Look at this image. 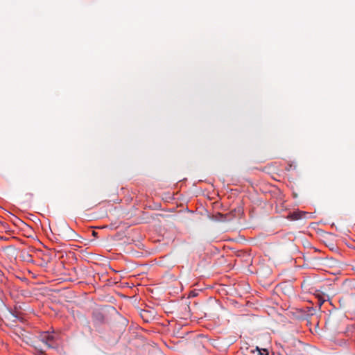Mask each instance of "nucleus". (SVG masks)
Listing matches in <instances>:
<instances>
[{"label":"nucleus","mask_w":355,"mask_h":355,"mask_svg":"<svg viewBox=\"0 0 355 355\" xmlns=\"http://www.w3.org/2000/svg\"><path fill=\"white\" fill-rule=\"evenodd\" d=\"M54 231L62 239L66 241H78L80 238V236L72 230L64 220H58L55 223Z\"/></svg>","instance_id":"f257e3e1"},{"label":"nucleus","mask_w":355,"mask_h":355,"mask_svg":"<svg viewBox=\"0 0 355 355\" xmlns=\"http://www.w3.org/2000/svg\"><path fill=\"white\" fill-rule=\"evenodd\" d=\"M37 338L39 339L46 349L54 347L55 337L47 331L41 333Z\"/></svg>","instance_id":"f03ea898"},{"label":"nucleus","mask_w":355,"mask_h":355,"mask_svg":"<svg viewBox=\"0 0 355 355\" xmlns=\"http://www.w3.org/2000/svg\"><path fill=\"white\" fill-rule=\"evenodd\" d=\"M315 281L310 277H306L301 284L302 289L304 293H313L318 291L314 287Z\"/></svg>","instance_id":"7ed1b4c3"},{"label":"nucleus","mask_w":355,"mask_h":355,"mask_svg":"<svg viewBox=\"0 0 355 355\" xmlns=\"http://www.w3.org/2000/svg\"><path fill=\"white\" fill-rule=\"evenodd\" d=\"M278 355H301V352L294 346L286 345Z\"/></svg>","instance_id":"20e7f679"},{"label":"nucleus","mask_w":355,"mask_h":355,"mask_svg":"<svg viewBox=\"0 0 355 355\" xmlns=\"http://www.w3.org/2000/svg\"><path fill=\"white\" fill-rule=\"evenodd\" d=\"M31 346H33L35 350L42 354H44L46 350L42 343L37 338L31 341Z\"/></svg>","instance_id":"39448f33"},{"label":"nucleus","mask_w":355,"mask_h":355,"mask_svg":"<svg viewBox=\"0 0 355 355\" xmlns=\"http://www.w3.org/2000/svg\"><path fill=\"white\" fill-rule=\"evenodd\" d=\"M306 214V212L300 211H295L293 213H291L289 215V218L291 220H298L302 218L304 215Z\"/></svg>","instance_id":"423d86ee"},{"label":"nucleus","mask_w":355,"mask_h":355,"mask_svg":"<svg viewBox=\"0 0 355 355\" xmlns=\"http://www.w3.org/2000/svg\"><path fill=\"white\" fill-rule=\"evenodd\" d=\"M253 355H268V352L266 349H260L258 347H256L254 349L251 350Z\"/></svg>","instance_id":"0eeeda50"},{"label":"nucleus","mask_w":355,"mask_h":355,"mask_svg":"<svg viewBox=\"0 0 355 355\" xmlns=\"http://www.w3.org/2000/svg\"><path fill=\"white\" fill-rule=\"evenodd\" d=\"M336 322L337 320L334 317H329L325 322V325L327 328L331 329L334 327V324H336Z\"/></svg>","instance_id":"6e6552de"},{"label":"nucleus","mask_w":355,"mask_h":355,"mask_svg":"<svg viewBox=\"0 0 355 355\" xmlns=\"http://www.w3.org/2000/svg\"><path fill=\"white\" fill-rule=\"evenodd\" d=\"M97 234H98V233H97L96 232H95V231H92V235H93L94 236H95V237H96V236H97Z\"/></svg>","instance_id":"1a4fd4ad"},{"label":"nucleus","mask_w":355,"mask_h":355,"mask_svg":"<svg viewBox=\"0 0 355 355\" xmlns=\"http://www.w3.org/2000/svg\"><path fill=\"white\" fill-rule=\"evenodd\" d=\"M1 224H2V225H3V227H5V226H6V223H2Z\"/></svg>","instance_id":"9d476101"}]
</instances>
